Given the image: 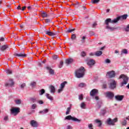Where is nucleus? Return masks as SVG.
<instances>
[{
    "label": "nucleus",
    "instance_id": "1",
    "mask_svg": "<svg viewBox=\"0 0 129 129\" xmlns=\"http://www.w3.org/2000/svg\"><path fill=\"white\" fill-rule=\"evenodd\" d=\"M75 75L77 78H82L85 75V69L81 67L80 69L77 70L75 72Z\"/></svg>",
    "mask_w": 129,
    "mask_h": 129
},
{
    "label": "nucleus",
    "instance_id": "2",
    "mask_svg": "<svg viewBox=\"0 0 129 129\" xmlns=\"http://www.w3.org/2000/svg\"><path fill=\"white\" fill-rule=\"evenodd\" d=\"M109 23H110L111 24H115L116 23L113 22V20H111V19L110 18H107L105 21V25H106V29H108L110 31H113V30H114V28L109 26Z\"/></svg>",
    "mask_w": 129,
    "mask_h": 129
},
{
    "label": "nucleus",
    "instance_id": "3",
    "mask_svg": "<svg viewBox=\"0 0 129 129\" xmlns=\"http://www.w3.org/2000/svg\"><path fill=\"white\" fill-rule=\"evenodd\" d=\"M20 108L19 107H13L11 109V113L14 115V116H16L19 114V112H20Z\"/></svg>",
    "mask_w": 129,
    "mask_h": 129
},
{
    "label": "nucleus",
    "instance_id": "4",
    "mask_svg": "<svg viewBox=\"0 0 129 129\" xmlns=\"http://www.w3.org/2000/svg\"><path fill=\"white\" fill-rule=\"evenodd\" d=\"M121 78L123 79V82L121 83V86H123L124 84H127L128 82V77L123 74H122L119 76V79H121Z\"/></svg>",
    "mask_w": 129,
    "mask_h": 129
},
{
    "label": "nucleus",
    "instance_id": "5",
    "mask_svg": "<svg viewBox=\"0 0 129 129\" xmlns=\"http://www.w3.org/2000/svg\"><path fill=\"white\" fill-rule=\"evenodd\" d=\"M126 18H127V15L125 14L123 15H121L120 16H118L113 20V23H117L118 21H123V20H126Z\"/></svg>",
    "mask_w": 129,
    "mask_h": 129
},
{
    "label": "nucleus",
    "instance_id": "6",
    "mask_svg": "<svg viewBox=\"0 0 129 129\" xmlns=\"http://www.w3.org/2000/svg\"><path fill=\"white\" fill-rule=\"evenodd\" d=\"M118 119L117 118H115L113 119H111L110 118H108L106 121V123L109 125H115V122H117Z\"/></svg>",
    "mask_w": 129,
    "mask_h": 129
},
{
    "label": "nucleus",
    "instance_id": "7",
    "mask_svg": "<svg viewBox=\"0 0 129 129\" xmlns=\"http://www.w3.org/2000/svg\"><path fill=\"white\" fill-rule=\"evenodd\" d=\"M65 120H72L73 121H77V122H80V121H81V120L73 117L71 115H68L65 118H64Z\"/></svg>",
    "mask_w": 129,
    "mask_h": 129
},
{
    "label": "nucleus",
    "instance_id": "8",
    "mask_svg": "<svg viewBox=\"0 0 129 129\" xmlns=\"http://www.w3.org/2000/svg\"><path fill=\"white\" fill-rule=\"evenodd\" d=\"M104 95L107 98L109 99H112L114 97V93L111 91H107L104 93Z\"/></svg>",
    "mask_w": 129,
    "mask_h": 129
},
{
    "label": "nucleus",
    "instance_id": "9",
    "mask_svg": "<svg viewBox=\"0 0 129 129\" xmlns=\"http://www.w3.org/2000/svg\"><path fill=\"white\" fill-rule=\"evenodd\" d=\"M15 85V82L13 79H10L7 83L5 84V86L6 87H12Z\"/></svg>",
    "mask_w": 129,
    "mask_h": 129
},
{
    "label": "nucleus",
    "instance_id": "10",
    "mask_svg": "<svg viewBox=\"0 0 129 129\" xmlns=\"http://www.w3.org/2000/svg\"><path fill=\"white\" fill-rule=\"evenodd\" d=\"M116 87V82L114 80H112L111 82L109 85L110 89H114Z\"/></svg>",
    "mask_w": 129,
    "mask_h": 129
},
{
    "label": "nucleus",
    "instance_id": "11",
    "mask_svg": "<svg viewBox=\"0 0 129 129\" xmlns=\"http://www.w3.org/2000/svg\"><path fill=\"white\" fill-rule=\"evenodd\" d=\"M66 84H67V82L66 81H64L60 84V85L59 86L60 89L57 90V92L58 93H60V92H62V91H63V89H64V88L65 87V85H66Z\"/></svg>",
    "mask_w": 129,
    "mask_h": 129
},
{
    "label": "nucleus",
    "instance_id": "12",
    "mask_svg": "<svg viewBox=\"0 0 129 129\" xmlns=\"http://www.w3.org/2000/svg\"><path fill=\"white\" fill-rule=\"evenodd\" d=\"M30 124L32 127H38L39 126L38 122L35 120H31L30 122Z\"/></svg>",
    "mask_w": 129,
    "mask_h": 129
},
{
    "label": "nucleus",
    "instance_id": "13",
    "mask_svg": "<svg viewBox=\"0 0 129 129\" xmlns=\"http://www.w3.org/2000/svg\"><path fill=\"white\" fill-rule=\"evenodd\" d=\"M108 75L109 78H113V77H115V72L113 71H110L107 73L106 76Z\"/></svg>",
    "mask_w": 129,
    "mask_h": 129
},
{
    "label": "nucleus",
    "instance_id": "14",
    "mask_svg": "<svg viewBox=\"0 0 129 129\" xmlns=\"http://www.w3.org/2000/svg\"><path fill=\"white\" fill-rule=\"evenodd\" d=\"M15 57H20V58H25L27 57V54H25V52H23V53H14Z\"/></svg>",
    "mask_w": 129,
    "mask_h": 129
},
{
    "label": "nucleus",
    "instance_id": "15",
    "mask_svg": "<svg viewBox=\"0 0 129 129\" xmlns=\"http://www.w3.org/2000/svg\"><path fill=\"white\" fill-rule=\"evenodd\" d=\"M46 69L47 70H48V71H49V73L50 75H55L56 74V73H55V71L52 69L51 67H47Z\"/></svg>",
    "mask_w": 129,
    "mask_h": 129
},
{
    "label": "nucleus",
    "instance_id": "16",
    "mask_svg": "<svg viewBox=\"0 0 129 129\" xmlns=\"http://www.w3.org/2000/svg\"><path fill=\"white\" fill-rule=\"evenodd\" d=\"M97 93H98V90L94 89L91 91L90 95H91V96H94L95 95H96Z\"/></svg>",
    "mask_w": 129,
    "mask_h": 129
},
{
    "label": "nucleus",
    "instance_id": "17",
    "mask_svg": "<svg viewBox=\"0 0 129 129\" xmlns=\"http://www.w3.org/2000/svg\"><path fill=\"white\" fill-rule=\"evenodd\" d=\"M87 65H89V66H93L94 64H95V61L94 59H90L89 60H88L87 62Z\"/></svg>",
    "mask_w": 129,
    "mask_h": 129
},
{
    "label": "nucleus",
    "instance_id": "18",
    "mask_svg": "<svg viewBox=\"0 0 129 129\" xmlns=\"http://www.w3.org/2000/svg\"><path fill=\"white\" fill-rule=\"evenodd\" d=\"M45 34L46 35H48V36H56L57 35V33L56 32H52L50 31H48L47 30L44 31Z\"/></svg>",
    "mask_w": 129,
    "mask_h": 129
},
{
    "label": "nucleus",
    "instance_id": "19",
    "mask_svg": "<svg viewBox=\"0 0 129 129\" xmlns=\"http://www.w3.org/2000/svg\"><path fill=\"white\" fill-rule=\"evenodd\" d=\"M7 49H8V50H10L9 48V45L7 44H5L0 46V50H1V51H5V50H7Z\"/></svg>",
    "mask_w": 129,
    "mask_h": 129
},
{
    "label": "nucleus",
    "instance_id": "20",
    "mask_svg": "<svg viewBox=\"0 0 129 129\" xmlns=\"http://www.w3.org/2000/svg\"><path fill=\"white\" fill-rule=\"evenodd\" d=\"M123 95H116L115 96V99L118 101H121L123 99Z\"/></svg>",
    "mask_w": 129,
    "mask_h": 129
},
{
    "label": "nucleus",
    "instance_id": "21",
    "mask_svg": "<svg viewBox=\"0 0 129 129\" xmlns=\"http://www.w3.org/2000/svg\"><path fill=\"white\" fill-rule=\"evenodd\" d=\"M49 89H50L51 93H55L56 89H55V87H54L53 85H50L49 86Z\"/></svg>",
    "mask_w": 129,
    "mask_h": 129
},
{
    "label": "nucleus",
    "instance_id": "22",
    "mask_svg": "<svg viewBox=\"0 0 129 129\" xmlns=\"http://www.w3.org/2000/svg\"><path fill=\"white\" fill-rule=\"evenodd\" d=\"M73 61L74 60L72 58L67 59H66V63L68 65H69V64H71V63H73Z\"/></svg>",
    "mask_w": 129,
    "mask_h": 129
},
{
    "label": "nucleus",
    "instance_id": "23",
    "mask_svg": "<svg viewBox=\"0 0 129 129\" xmlns=\"http://www.w3.org/2000/svg\"><path fill=\"white\" fill-rule=\"evenodd\" d=\"M95 122H96V123L98 124V126L100 127L101 125H102V122H101V120H99V119H95Z\"/></svg>",
    "mask_w": 129,
    "mask_h": 129
},
{
    "label": "nucleus",
    "instance_id": "24",
    "mask_svg": "<svg viewBox=\"0 0 129 129\" xmlns=\"http://www.w3.org/2000/svg\"><path fill=\"white\" fill-rule=\"evenodd\" d=\"M49 111V109H45L42 111H40L39 112V113H42V114H45V113H47Z\"/></svg>",
    "mask_w": 129,
    "mask_h": 129
},
{
    "label": "nucleus",
    "instance_id": "25",
    "mask_svg": "<svg viewBox=\"0 0 129 129\" xmlns=\"http://www.w3.org/2000/svg\"><path fill=\"white\" fill-rule=\"evenodd\" d=\"M41 16L42 17V18H48V17H49V15H48L47 13L44 12L41 13Z\"/></svg>",
    "mask_w": 129,
    "mask_h": 129
},
{
    "label": "nucleus",
    "instance_id": "26",
    "mask_svg": "<svg viewBox=\"0 0 129 129\" xmlns=\"http://www.w3.org/2000/svg\"><path fill=\"white\" fill-rule=\"evenodd\" d=\"M46 96L48 99H49V100H53V97H52V96L50 95V94H49L48 93L46 94Z\"/></svg>",
    "mask_w": 129,
    "mask_h": 129
},
{
    "label": "nucleus",
    "instance_id": "27",
    "mask_svg": "<svg viewBox=\"0 0 129 129\" xmlns=\"http://www.w3.org/2000/svg\"><path fill=\"white\" fill-rule=\"evenodd\" d=\"M102 54V51H98L95 52V55L98 57L99 56H101Z\"/></svg>",
    "mask_w": 129,
    "mask_h": 129
},
{
    "label": "nucleus",
    "instance_id": "28",
    "mask_svg": "<svg viewBox=\"0 0 129 129\" xmlns=\"http://www.w3.org/2000/svg\"><path fill=\"white\" fill-rule=\"evenodd\" d=\"M81 107L83 108V109H86V104H85V103L82 102L81 104Z\"/></svg>",
    "mask_w": 129,
    "mask_h": 129
},
{
    "label": "nucleus",
    "instance_id": "29",
    "mask_svg": "<svg viewBox=\"0 0 129 129\" xmlns=\"http://www.w3.org/2000/svg\"><path fill=\"white\" fill-rule=\"evenodd\" d=\"M86 84L84 83H81L79 84V87H80L81 88H82V87H86Z\"/></svg>",
    "mask_w": 129,
    "mask_h": 129
},
{
    "label": "nucleus",
    "instance_id": "30",
    "mask_svg": "<svg viewBox=\"0 0 129 129\" xmlns=\"http://www.w3.org/2000/svg\"><path fill=\"white\" fill-rule=\"evenodd\" d=\"M30 100L34 103L37 101V99L35 97H31L30 98Z\"/></svg>",
    "mask_w": 129,
    "mask_h": 129
},
{
    "label": "nucleus",
    "instance_id": "31",
    "mask_svg": "<svg viewBox=\"0 0 129 129\" xmlns=\"http://www.w3.org/2000/svg\"><path fill=\"white\" fill-rule=\"evenodd\" d=\"M128 52L127 51V50L126 49H122L121 51V55H122V54H127Z\"/></svg>",
    "mask_w": 129,
    "mask_h": 129
},
{
    "label": "nucleus",
    "instance_id": "32",
    "mask_svg": "<svg viewBox=\"0 0 129 129\" xmlns=\"http://www.w3.org/2000/svg\"><path fill=\"white\" fill-rule=\"evenodd\" d=\"M71 111V108L70 107H68L67 109V111L66 112V114L67 115L70 113Z\"/></svg>",
    "mask_w": 129,
    "mask_h": 129
},
{
    "label": "nucleus",
    "instance_id": "33",
    "mask_svg": "<svg viewBox=\"0 0 129 129\" xmlns=\"http://www.w3.org/2000/svg\"><path fill=\"white\" fill-rule=\"evenodd\" d=\"M6 72L7 74H12L13 72L12 71V70L8 69L6 71Z\"/></svg>",
    "mask_w": 129,
    "mask_h": 129
},
{
    "label": "nucleus",
    "instance_id": "34",
    "mask_svg": "<svg viewBox=\"0 0 129 129\" xmlns=\"http://www.w3.org/2000/svg\"><path fill=\"white\" fill-rule=\"evenodd\" d=\"M37 108V104H33L31 106V109H36Z\"/></svg>",
    "mask_w": 129,
    "mask_h": 129
},
{
    "label": "nucleus",
    "instance_id": "35",
    "mask_svg": "<svg viewBox=\"0 0 129 129\" xmlns=\"http://www.w3.org/2000/svg\"><path fill=\"white\" fill-rule=\"evenodd\" d=\"M40 93H39L40 95H43V94H44V93H45V90L44 89H42L40 91Z\"/></svg>",
    "mask_w": 129,
    "mask_h": 129
},
{
    "label": "nucleus",
    "instance_id": "36",
    "mask_svg": "<svg viewBox=\"0 0 129 129\" xmlns=\"http://www.w3.org/2000/svg\"><path fill=\"white\" fill-rule=\"evenodd\" d=\"M100 0H92V3L93 4H97L98 3H99Z\"/></svg>",
    "mask_w": 129,
    "mask_h": 129
},
{
    "label": "nucleus",
    "instance_id": "37",
    "mask_svg": "<svg viewBox=\"0 0 129 129\" xmlns=\"http://www.w3.org/2000/svg\"><path fill=\"white\" fill-rule=\"evenodd\" d=\"M63 61H60V63L58 66V68H61V67H63Z\"/></svg>",
    "mask_w": 129,
    "mask_h": 129
},
{
    "label": "nucleus",
    "instance_id": "38",
    "mask_svg": "<svg viewBox=\"0 0 129 129\" xmlns=\"http://www.w3.org/2000/svg\"><path fill=\"white\" fill-rule=\"evenodd\" d=\"M71 39L72 40H75V39H76V35L75 34H72Z\"/></svg>",
    "mask_w": 129,
    "mask_h": 129
},
{
    "label": "nucleus",
    "instance_id": "39",
    "mask_svg": "<svg viewBox=\"0 0 129 129\" xmlns=\"http://www.w3.org/2000/svg\"><path fill=\"white\" fill-rule=\"evenodd\" d=\"M16 104H21V100H15Z\"/></svg>",
    "mask_w": 129,
    "mask_h": 129
},
{
    "label": "nucleus",
    "instance_id": "40",
    "mask_svg": "<svg viewBox=\"0 0 129 129\" xmlns=\"http://www.w3.org/2000/svg\"><path fill=\"white\" fill-rule=\"evenodd\" d=\"M31 86H32V87H35V86H36V82H32L30 84Z\"/></svg>",
    "mask_w": 129,
    "mask_h": 129
},
{
    "label": "nucleus",
    "instance_id": "41",
    "mask_svg": "<svg viewBox=\"0 0 129 129\" xmlns=\"http://www.w3.org/2000/svg\"><path fill=\"white\" fill-rule=\"evenodd\" d=\"M74 31H75V28L73 29H69L67 30L68 33H72V32H74Z\"/></svg>",
    "mask_w": 129,
    "mask_h": 129
},
{
    "label": "nucleus",
    "instance_id": "42",
    "mask_svg": "<svg viewBox=\"0 0 129 129\" xmlns=\"http://www.w3.org/2000/svg\"><path fill=\"white\" fill-rule=\"evenodd\" d=\"M81 56H82V57H85V56H86V53H85V52L83 51L81 53Z\"/></svg>",
    "mask_w": 129,
    "mask_h": 129
},
{
    "label": "nucleus",
    "instance_id": "43",
    "mask_svg": "<svg viewBox=\"0 0 129 129\" xmlns=\"http://www.w3.org/2000/svg\"><path fill=\"white\" fill-rule=\"evenodd\" d=\"M126 122L127 121H126V120H124L123 121L121 122L122 125H126Z\"/></svg>",
    "mask_w": 129,
    "mask_h": 129
},
{
    "label": "nucleus",
    "instance_id": "44",
    "mask_svg": "<svg viewBox=\"0 0 129 129\" xmlns=\"http://www.w3.org/2000/svg\"><path fill=\"white\" fill-rule=\"evenodd\" d=\"M101 113H102V115H104V114H105V113H106V110H101Z\"/></svg>",
    "mask_w": 129,
    "mask_h": 129
},
{
    "label": "nucleus",
    "instance_id": "45",
    "mask_svg": "<svg viewBox=\"0 0 129 129\" xmlns=\"http://www.w3.org/2000/svg\"><path fill=\"white\" fill-rule=\"evenodd\" d=\"M79 99H80V100H82L83 99V95L82 94H81L79 97Z\"/></svg>",
    "mask_w": 129,
    "mask_h": 129
},
{
    "label": "nucleus",
    "instance_id": "46",
    "mask_svg": "<svg viewBox=\"0 0 129 129\" xmlns=\"http://www.w3.org/2000/svg\"><path fill=\"white\" fill-rule=\"evenodd\" d=\"M93 126L92 125V124H89L88 127L89 129H93L92 127Z\"/></svg>",
    "mask_w": 129,
    "mask_h": 129
},
{
    "label": "nucleus",
    "instance_id": "47",
    "mask_svg": "<svg viewBox=\"0 0 129 129\" xmlns=\"http://www.w3.org/2000/svg\"><path fill=\"white\" fill-rule=\"evenodd\" d=\"M85 36H83L82 40H81L82 43H85L84 40H85Z\"/></svg>",
    "mask_w": 129,
    "mask_h": 129
},
{
    "label": "nucleus",
    "instance_id": "48",
    "mask_svg": "<svg viewBox=\"0 0 129 129\" xmlns=\"http://www.w3.org/2000/svg\"><path fill=\"white\" fill-rule=\"evenodd\" d=\"M105 63H110V60H109V59L107 58L105 60Z\"/></svg>",
    "mask_w": 129,
    "mask_h": 129
},
{
    "label": "nucleus",
    "instance_id": "49",
    "mask_svg": "<svg viewBox=\"0 0 129 129\" xmlns=\"http://www.w3.org/2000/svg\"><path fill=\"white\" fill-rule=\"evenodd\" d=\"M126 32H128L129 31V24L127 26L126 28L125 29Z\"/></svg>",
    "mask_w": 129,
    "mask_h": 129
},
{
    "label": "nucleus",
    "instance_id": "50",
    "mask_svg": "<svg viewBox=\"0 0 129 129\" xmlns=\"http://www.w3.org/2000/svg\"><path fill=\"white\" fill-rule=\"evenodd\" d=\"M25 87H26V84L25 83H23L21 85V88H24Z\"/></svg>",
    "mask_w": 129,
    "mask_h": 129
},
{
    "label": "nucleus",
    "instance_id": "51",
    "mask_svg": "<svg viewBox=\"0 0 129 129\" xmlns=\"http://www.w3.org/2000/svg\"><path fill=\"white\" fill-rule=\"evenodd\" d=\"M97 25V23H94L93 24H92V28H95L96 27Z\"/></svg>",
    "mask_w": 129,
    "mask_h": 129
},
{
    "label": "nucleus",
    "instance_id": "52",
    "mask_svg": "<svg viewBox=\"0 0 129 129\" xmlns=\"http://www.w3.org/2000/svg\"><path fill=\"white\" fill-rule=\"evenodd\" d=\"M52 58L54 60H55V59H57V58H58V55H54L53 56Z\"/></svg>",
    "mask_w": 129,
    "mask_h": 129
},
{
    "label": "nucleus",
    "instance_id": "53",
    "mask_svg": "<svg viewBox=\"0 0 129 129\" xmlns=\"http://www.w3.org/2000/svg\"><path fill=\"white\" fill-rule=\"evenodd\" d=\"M51 22V20L50 19H45V23H50Z\"/></svg>",
    "mask_w": 129,
    "mask_h": 129
},
{
    "label": "nucleus",
    "instance_id": "54",
    "mask_svg": "<svg viewBox=\"0 0 129 129\" xmlns=\"http://www.w3.org/2000/svg\"><path fill=\"white\" fill-rule=\"evenodd\" d=\"M38 102L39 103V104H43V103H44V102H43L42 100L38 101Z\"/></svg>",
    "mask_w": 129,
    "mask_h": 129
},
{
    "label": "nucleus",
    "instance_id": "55",
    "mask_svg": "<svg viewBox=\"0 0 129 129\" xmlns=\"http://www.w3.org/2000/svg\"><path fill=\"white\" fill-rule=\"evenodd\" d=\"M17 10H22V8H21V6L19 5L17 8Z\"/></svg>",
    "mask_w": 129,
    "mask_h": 129
},
{
    "label": "nucleus",
    "instance_id": "56",
    "mask_svg": "<svg viewBox=\"0 0 129 129\" xmlns=\"http://www.w3.org/2000/svg\"><path fill=\"white\" fill-rule=\"evenodd\" d=\"M26 8H27V7L26 6L22 7V9H21V11H25V10L26 9Z\"/></svg>",
    "mask_w": 129,
    "mask_h": 129
},
{
    "label": "nucleus",
    "instance_id": "57",
    "mask_svg": "<svg viewBox=\"0 0 129 129\" xmlns=\"http://www.w3.org/2000/svg\"><path fill=\"white\" fill-rule=\"evenodd\" d=\"M0 41H1L2 42H4V41H5V38L4 37H1L0 38Z\"/></svg>",
    "mask_w": 129,
    "mask_h": 129
},
{
    "label": "nucleus",
    "instance_id": "58",
    "mask_svg": "<svg viewBox=\"0 0 129 129\" xmlns=\"http://www.w3.org/2000/svg\"><path fill=\"white\" fill-rule=\"evenodd\" d=\"M67 129H72V126L70 125L67 126Z\"/></svg>",
    "mask_w": 129,
    "mask_h": 129
},
{
    "label": "nucleus",
    "instance_id": "59",
    "mask_svg": "<svg viewBox=\"0 0 129 129\" xmlns=\"http://www.w3.org/2000/svg\"><path fill=\"white\" fill-rule=\"evenodd\" d=\"M9 118V117L8 116H6L4 117V120H8V119Z\"/></svg>",
    "mask_w": 129,
    "mask_h": 129
},
{
    "label": "nucleus",
    "instance_id": "60",
    "mask_svg": "<svg viewBox=\"0 0 129 129\" xmlns=\"http://www.w3.org/2000/svg\"><path fill=\"white\" fill-rule=\"evenodd\" d=\"M79 5V2H76V4H74L75 7H77V6H78Z\"/></svg>",
    "mask_w": 129,
    "mask_h": 129
},
{
    "label": "nucleus",
    "instance_id": "61",
    "mask_svg": "<svg viewBox=\"0 0 129 129\" xmlns=\"http://www.w3.org/2000/svg\"><path fill=\"white\" fill-rule=\"evenodd\" d=\"M28 10H32V7L31 6H29L27 7Z\"/></svg>",
    "mask_w": 129,
    "mask_h": 129
},
{
    "label": "nucleus",
    "instance_id": "62",
    "mask_svg": "<svg viewBox=\"0 0 129 129\" xmlns=\"http://www.w3.org/2000/svg\"><path fill=\"white\" fill-rule=\"evenodd\" d=\"M103 87L105 89L106 88V84L103 85Z\"/></svg>",
    "mask_w": 129,
    "mask_h": 129
},
{
    "label": "nucleus",
    "instance_id": "63",
    "mask_svg": "<svg viewBox=\"0 0 129 129\" xmlns=\"http://www.w3.org/2000/svg\"><path fill=\"white\" fill-rule=\"evenodd\" d=\"M95 99H96V100H98V99H99V98L98 97V96H96L95 97Z\"/></svg>",
    "mask_w": 129,
    "mask_h": 129
},
{
    "label": "nucleus",
    "instance_id": "64",
    "mask_svg": "<svg viewBox=\"0 0 129 129\" xmlns=\"http://www.w3.org/2000/svg\"><path fill=\"white\" fill-rule=\"evenodd\" d=\"M24 25H20V28H21V29H23V28H24Z\"/></svg>",
    "mask_w": 129,
    "mask_h": 129
}]
</instances>
